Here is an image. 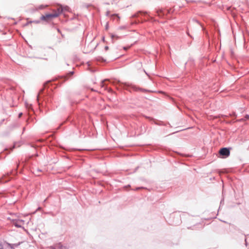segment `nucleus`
Listing matches in <instances>:
<instances>
[{"label":"nucleus","mask_w":249,"mask_h":249,"mask_svg":"<svg viewBox=\"0 0 249 249\" xmlns=\"http://www.w3.org/2000/svg\"><path fill=\"white\" fill-rule=\"evenodd\" d=\"M144 71L145 72L146 74H147V73L145 71Z\"/></svg>","instance_id":"obj_54"},{"label":"nucleus","mask_w":249,"mask_h":249,"mask_svg":"<svg viewBox=\"0 0 249 249\" xmlns=\"http://www.w3.org/2000/svg\"><path fill=\"white\" fill-rule=\"evenodd\" d=\"M123 49L124 50H126L127 49V47H123Z\"/></svg>","instance_id":"obj_44"},{"label":"nucleus","mask_w":249,"mask_h":249,"mask_svg":"<svg viewBox=\"0 0 249 249\" xmlns=\"http://www.w3.org/2000/svg\"><path fill=\"white\" fill-rule=\"evenodd\" d=\"M40 19L39 20H30V22L35 23L36 24H39L41 22Z\"/></svg>","instance_id":"obj_21"},{"label":"nucleus","mask_w":249,"mask_h":249,"mask_svg":"<svg viewBox=\"0 0 249 249\" xmlns=\"http://www.w3.org/2000/svg\"><path fill=\"white\" fill-rule=\"evenodd\" d=\"M186 34H187V35H188V36L190 38H192V39H194V37H193V36H191V35L190 34V33H189V31H187L186 32Z\"/></svg>","instance_id":"obj_27"},{"label":"nucleus","mask_w":249,"mask_h":249,"mask_svg":"<svg viewBox=\"0 0 249 249\" xmlns=\"http://www.w3.org/2000/svg\"><path fill=\"white\" fill-rule=\"evenodd\" d=\"M110 37H111V38L112 39V40H113L115 38L116 39L120 38V37L119 36H118L116 35L113 34H110Z\"/></svg>","instance_id":"obj_17"},{"label":"nucleus","mask_w":249,"mask_h":249,"mask_svg":"<svg viewBox=\"0 0 249 249\" xmlns=\"http://www.w3.org/2000/svg\"><path fill=\"white\" fill-rule=\"evenodd\" d=\"M25 127H24L23 128L22 134L23 133V132H24V131H25Z\"/></svg>","instance_id":"obj_48"},{"label":"nucleus","mask_w":249,"mask_h":249,"mask_svg":"<svg viewBox=\"0 0 249 249\" xmlns=\"http://www.w3.org/2000/svg\"><path fill=\"white\" fill-rule=\"evenodd\" d=\"M146 189L147 188H146V187H142V186H141V187H136V188L134 189V190H135V191H138V190H140V189Z\"/></svg>","instance_id":"obj_22"},{"label":"nucleus","mask_w":249,"mask_h":249,"mask_svg":"<svg viewBox=\"0 0 249 249\" xmlns=\"http://www.w3.org/2000/svg\"><path fill=\"white\" fill-rule=\"evenodd\" d=\"M26 121H27V124H28L30 122L34 121V118L32 116H30V117H28V118Z\"/></svg>","instance_id":"obj_20"},{"label":"nucleus","mask_w":249,"mask_h":249,"mask_svg":"<svg viewBox=\"0 0 249 249\" xmlns=\"http://www.w3.org/2000/svg\"><path fill=\"white\" fill-rule=\"evenodd\" d=\"M108 28H109V23H108V22H107V23H106V25H105V29H106V30H108Z\"/></svg>","instance_id":"obj_25"},{"label":"nucleus","mask_w":249,"mask_h":249,"mask_svg":"<svg viewBox=\"0 0 249 249\" xmlns=\"http://www.w3.org/2000/svg\"><path fill=\"white\" fill-rule=\"evenodd\" d=\"M192 20L197 23H198V24H199L200 26H202V25L201 24V23L199 22V21L196 18H193L192 19Z\"/></svg>","instance_id":"obj_23"},{"label":"nucleus","mask_w":249,"mask_h":249,"mask_svg":"<svg viewBox=\"0 0 249 249\" xmlns=\"http://www.w3.org/2000/svg\"><path fill=\"white\" fill-rule=\"evenodd\" d=\"M50 249H56L53 247H51Z\"/></svg>","instance_id":"obj_46"},{"label":"nucleus","mask_w":249,"mask_h":249,"mask_svg":"<svg viewBox=\"0 0 249 249\" xmlns=\"http://www.w3.org/2000/svg\"><path fill=\"white\" fill-rule=\"evenodd\" d=\"M56 87L55 86L53 87V82L48 81L44 84L43 89H41L36 96V100L39 106H40L42 102H49L52 98V91L53 88Z\"/></svg>","instance_id":"obj_1"},{"label":"nucleus","mask_w":249,"mask_h":249,"mask_svg":"<svg viewBox=\"0 0 249 249\" xmlns=\"http://www.w3.org/2000/svg\"><path fill=\"white\" fill-rule=\"evenodd\" d=\"M24 222V221L22 219H13L12 221V224L13 225L15 226L17 228H23V227L21 226V224H23Z\"/></svg>","instance_id":"obj_10"},{"label":"nucleus","mask_w":249,"mask_h":249,"mask_svg":"<svg viewBox=\"0 0 249 249\" xmlns=\"http://www.w3.org/2000/svg\"><path fill=\"white\" fill-rule=\"evenodd\" d=\"M106 15L107 16H110V12L109 11H107Z\"/></svg>","instance_id":"obj_33"},{"label":"nucleus","mask_w":249,"mask_h":249,"mask_svg":"<svg viewBox=\"0 0 249 249\" xmlns=\"http://www.w3.org/2000/svg\"><path fill=\"white\" fill-rule=\"evenodd\" d=\"M110 17L112 18H114L115 17H116L118 20H119L120 19V17H119L118 14H113L110 15Z\"/></svg>","instance_id":"obj_18"},{"label":"nucleus","mask_w":249,"mask_h":249,"mask_svg":"<svg viewBox=\"0 0 249 249\" xmlns=\"http://www.w3.org/2000/svg\"><path fill=\"white\" fill-rule=\"evenodd\" d=\"M68 8L69 7L67 6H63L60 4V7L57 9V12L55 13H58L59 16L64 11H67Z\"/></svg>","instance_id":"obj_11"},{"label":"nucleus","mask_w":249,"mask_h":249,"mask_svg":"<svg viewBox=\"0 0 249 249\" xmlns=\"http://www.w3.org/2000/svg\"><path fill=\"white\" fill-rule=\"evenodd\" d=\"M31 147L36 148V145L34 144H31Z\"/></svg>","instance_id":"obj_37"},{"label":"nucleus","mask_w":249,"mask_h":249,"mask_svg":"<svg viewBox=\"0 0 249 249\" xmlns=\"http://www.w3.org/2000/svg\"><path fill=\"white\" fill-rule=\"evenodd\" d=\"M22 115V113L20 112V113H19L18 116L20 117Z\"/></svg>","instance_id":"obj_45"},{"label":"nucleus","mask_w":249,"mask_h":249,"mask_svg":"<svg viewBox=\"0 0 249 249\" xmlns=\"http://www.w3.org/2000/svg\"><path fill=\"white\" fill-rule=\"evenodd\" d=\"M58 17H59L58 13H47L40 17V20L48 22Z\"/></svg>","instance_id":"obj_5"},{"label":"nucleus","mask_w":249,"mask_h":249,"mask_svg":"<svg viewBox=\"0 0 249 249\" xmlns=\"http://www.w3.org/2000/svg\"><path fill=\"white\" fill-rule=\"evenodd\" d=\"M245 118L247 120V119H249V115L248 114H246L245 116Z\"/></svg>","instance_id":"obj_32"},{"label":"nucleus","mask_w":249,"mask_h":249,"mask_svg":"<svg viewBox=\"0 0 249 249\" xmlns=\"http://www.w3.org/2000/svg\"><path fill=\"white\" fill-rule=\"evenodd\" d=\"M25 106L27 109L31 110L32 112H33V109L32 108V105L31 104L30 105L27 102H25Z\"/></svg>","instance_id":"obj_16"},{"label":"nucleus","mask_w":249,"mask_h":249,"mask_svg":"<svg viewBox=\"0 0 249 249\" xmlns=\"http://www.w3.org/2000/svg\"><path fill=\"white\" fill-rule=\"evenodd\" d=\"M108 91H109V92H111V93H115V92L112 90V89H108Z\"/></svg>","instance_id":"obj_36"},{"label":"nucleus","mask_w":249,"mask_h":249,"mask_svg":"<svg viewBox=\"0 0 249 249\" xmlns=\"http://www.w3.org/2000/svg\"><path fill=\"white\" fill-rule=\"evenodd\" d=\"M119 87L118 88H121L122 89H126L129 92H131V89H133L134 91H140L144 92H153L154 91L149 89H143L140 88L139 87L137 86L136 85H133L132 84H130L128 83H122L119 81Z\"/></svg>","instance_id":"obj_2"},{"label":"nucleus","mask_w":249,"mask_h":249,"mask_svg":"<svg viewBox=\"0 0 249 249\" xmlns=\"http://www.w3.org/2000/svg\"><path fill=\"white\" fill-rule=\"evenodd\" d=\"M1 125V123H0V126Z\"/></svg>","instance_id":"obj_56"},{"label":"nucleus","mask_w":249,"mask_h":249,"mask_svg":"<svg viewBox=\"0 0 249 249\" xmlns=\"http://www.w3.org/2000/svg\"><path fill=\"white\" fill-rule=\"evenodd\" d=\"M223 201V200H221V201H220V205L222 203Z\"/></svg>","instance_id":"obj_49"},{"label":"nucleus","mask_w":249,"mask_h":249,"mask_svg":"<svg viewBox=\"0 0 249 249\" xmlns=\"http://www.w3.org/2000/svg\"><path fill=\"white\" fill-rule=\"evenodd\" d=\"M0 249H3V246L1 241H0Z\"/></svg>","instance_id":"obj_30"},{"label":"nucleus","mask_w":249,"mask_h":249,"mask_svg":"<svg viewBox=\"0 0 249 249\" xmlns=\"http://www.w3.org/2000/svg\"><path fill=\"white\" fill-rule=\"evenodd\" d=\"M144 117L145 118H146V119H148L149 121H153L154 124L156 125H160V126H162V125L166 126L167 124H169L170 127H172V126L170 125L169 123H167V124H165L161 121L156 120L153 118H152L151 117L147 116L146 115H144Z\"/></svg>","instance_id":"obj_7"},{"label":"nucleus","mask_w":249,"mask_h":249,"mask_svg":"<svg viewBox=\"0 0 249 249\" xmlns=\"http://www.w3.org/2000/svg\"><path fill=\"white\" fill-rule=\"evenodd\" d=\"M22 243V242H19L18 243L15 244H11L7 243V246L8 247L11 248V249H15V247H18L19 245H20Z\"/></svg>","instance_id":"obj_12"},{"label":"nucleus","mask_w":249,"mask_h":249,"mask_svg":"<svg viewBox=\"0 0 249 249\" xmlns=\"http://www.w3.org/2000/svg\"><path fill=\"white\" fill-rule=\"evenodd\" d=\"M156 13L158 17L162 18H164L168 13H169V10H167L166 12L162 9H157L156 10Z\"/></svg>","instance_id":"obj_9"},{"label":"nucleus","mask_w":249,"mask_h":249,"mask_svg":"<svg viewBox=\"0 0 249 249\" xmlns=\"http://www.w3.org/2000/svg\"><path fill=\"white\" fill-rule=\"evenodd\" d=\"M68 78H61L58 81V84L60 85L64 82Z\"/></svg>","instance_id":"obj_19"},{"label":"nucleus","mask_w":249,"mask_h":249,"mask_svg":"<svg viewBox=\"0 0 249 249\" xmlns=\"http://www.w3.org/2000/svg\"><path fill=\"white\" fill-rule=\"evenodd\" d=\"M105 4H109V3H108V2H106V3H105Z\"/></svg>","instance_id":"obj_52"},{"label":"nucleus","mask_w":249,"mask_h":249,"mask_svg":"<svg viewBox=\"0 0 249 249\" xmlns=\"http://www.w3.org/2000/svg\"><path fill=\"white\" fill-rule=\"evenodd\" d=\"M147 14H148V13L146 11H139L138 12H137V13L134 14L132 16V17L133 18H137V19H136L134 21V22H133L132 24H138L139 23H142V22L146 21V19L142 18H138L140 16H147Z\"/></svg>","instance_id":"obj_4"},{"label":"nucleus","mask_w":249,"mask_h":249,"mask_svg":"<svg viewBox=\"0 0 249 249\" xmlns=\"http://www.w3.org/2000/svg\"><path fill=\"white\" fill-rule=\"evenodd\" d=\"M5 121V119H2L0 121V123H1V125L2 124V123H3V122Z\"/></svg>","instance_id":"obj_38"},{"label":"nucleus","mask_w":249,"mask_h":249,"mask_svg":"<svg viewBox=\"0 0 249 249\" xmlns=\"http://www.w3.org/2000/svg\"><path fill=\"white\" fill-rule=\"evenodd\" d=\"M108 49H109V47H108V46H106L105 47V50L106 51H107V50H108Z\"/></svg>","instance_id":"obj_35"},{"label":"nucleus","mask_w":249,"mask_h":249,"mask_svg":"<svg viewBox=\"0 0 249 249\" xmlns=\"http://www.w3.org/2000/svg\"><path fill=\"white\" fill-rule=\"evenodd\" d=\"M18 174L17 169L14 171H12L10 173L3 175V176L0 178V183H6L11 179L15 178Z\"/></svg>","instance_id":"obj_3"},{"label":"nucleus","mask_w":249,"mask_h":249,"mask_svg":"<svg viewBox=\"0 0 249 249\" xmlns=\"http://www.w3.org/2000/svg\"><path fill=\"white\" fill-rule=\"evenodd\" d=\"M175 132H173V133H171L170 135H172V134H175Z\"/></svg>","instance_id":"obj_51"},{"label":"nucleus","mask_w":249,"mask_h":249,"mask_svg":"<svg viewBox=\"0 0 249 249\" xmlns=\"http://www.w3.org/2000/svg\"><path fill=\"white\" fill-rule=\"evenodd\" d=\"M89 63H90L89 62H87L88 65L89 66Z\"/></svg>","instance_id":"obj_50"},{"label":"nucleus","mask_w":249,"mask_h":249,"mask_svg":"<svg viewBox=\"0 0 249 249\" xmlns=\"http://www.w3.org/2000/svg\"><path fill=\"white\" fill-rule=\"evenodd\" d=\"M119 29L120 30H124L126 29L125 26H121L119 27Z\"/></svg>","instance_id":"obj_26"},{"label":"nucleus","mask_w":249,"mask_h":249,"mask_svg":"<svg viewBox=\"0 0 249 249\" xmlns=\"http://www.w3.org/2000/svg\"><path fill=\"white\" fill-rule=\"evenodd\" d=\"M18 166H19V164H17V168H18Z\"/></svg>","instance_id":"obj_53"},{"label":"nucleus","mask_w":249,"mask_h":249,"mask_svg":"<svg viewBox=\"0 0 249 249\" xmlns=\"http://www.w3.org/2000/svg\"><path fill=\"white\" fill-rule=\"evenodd\" d=\"M147 17H148V20H150V19H151L152 18L150 16H147Z\"/></svg>","instance_id":"obj_42"},{"label":"nucleus","mask_w":249,"mask_h":249,"mask_svg":"<svg viewBox=\"0 0 249 249\" xmlns=\"http://www.w3.org/2000/svg\"><path fill=\"white\" fill-rule=\"evenodd\" d=\"M245 245H246V246H248V243H247V240H246V239H245Z\"/></svg>","instance_id":"obj_41"},{"label":"nucleus","mask_w":249,"mask_h":249,"mask_svg":"<svg viewBox=\"0 0 249 249\" xmlns=\"http://www.w3.org/2000/svg\"><path fill=\"white\" fill-rule=\"evenodd\" d=\"M179 222V221H178V223H176V224H178Z\"/></svg>","instance_id":"obj_55"},{"label":"nucleus","mask_w":249,"mask_h":249,"mask_svg":"<svg viewBox=\"0 0 249 249\" xmlns=\"http://www.w3.org/2000/svg\"><path fill=\"white\" fill-rule=\"evenodd\" d=\"M15 143L14 144V145L11 147H10V148H7V147H6L4 148L3 152L5 153L6 155L7 154H9V153H10V152L11 151H12L13 150V149L15 148Z\"/></svg>","instance_id":"obj_13"},{"label":"nucleus","mask_w":249,"mask_h":249,"mask_svg":"<svg viewBox=\"0 0 249 249\" xmlns=\"http://www.w3.org/2000/svg\"><path fill=\"white\" fill-rule=\"evenodd\" d=\"M131 187L130 185L128 184V185H127L125 186H124V188H127V187Z\"/></svg>","instance_id":"obj_40"},{"label":"nucleus","mask_w":249,"mask_h":249,"mask_svg":"<svg viewBox=\"0 0 249 249\" xmlns=\"http://www.w3.org/2000/svg\"><path fill=\"white\" fill-rule=\"evenodd\" d=\"M37 172H41V170H40V169H37Z\"/></svg>","instance_id":"obj_43"},{"label":"nucleus","mask_w":249,"mask_h":249,"mask_svg":"<svg viewBox=\"0 0 249 249\" xmlns=\"http://www.w3.org/2000/svg\"><path fill=\"white\" fill-rule=\"evenodd\" d=\"M94 60L97 62L104 63L106 62V60L102 56H97L94 58Z\"/></svg>","instance_id":"obj_15"},{"label":"nucleus","mask_w":249,"mask_h":249,"mask_svg":"<svg viewBox=\"0 0 249 249\" xmlns=\"http://www.w3.org/2000/svg\"><path fill=\"white\" fill-rule=\"evenodd\" d=\"M68 121L70 122L71 124H73L74 125H76V123L74 122V119H71V116H69L67 118V119L66 121L63 122L62 123H61L60 124L59 126L58 127V128H60L61 127V126L62 125H63L64 123H65L66 122H68Z\"/></svg>","instance_id":"obj_14"},{"label":"nucleus","mask_w":249,"mask_h":249,"mask_svg":"<svg viewBox=\"0 0 249 249\" xmlns=\"http://www.w3.org/2000/svg\"><path fill=\"white\" fill-rule=\"evenodd\" d=\"M185 0L187 1V3H189L190 2H196L195 0Z\"/></svg>","instance_id":"obj_34"},{"label":"nucleus","mask_w":249,"mask_h":249,"mask_svg":"<svg viewBox=\"0 0 249 249\" xmlns=\"http://www.w3.org/2000/svg\"><path fill=\"white\" fill-rule=\"evenodd\" d=\"M32 22H30V21H28L27 22H26L25 24H24L23 25V27H25V26H28L29 24L30 23H32Z\"/></svg>","instance_id":"obj_28"},{"label":"nucleus","mask_w":249,"mask_h":249,"mask_svg":"<svg viewBox=\"0 0 249 249\" xmlns=\"http://www.w3.org/2000/svg\"><path fill=\"white\" fill-rule=\"evenodd\" d=\"M44 7H45V6H44L43 5H40L39 6L38 8H39V9H43L44 8Z\"/></svg>","instance_id":"obj_31"},{"label":"nucleus","mask_w":249,"mask_h":249,"mask_svg":"<svg viewBox=\"0 0 249 249\" xmlns=\"http://www.w3.org/2000/svg\"><path fill=\"white\" fill-rule=\"evenodd\" d=\"M15 127L14 124H11L7 127V128L3 131L1 134V136L2 137H8L10 136V134L12 131L13 130V128Z\"/></svg>","instance_id":"obj_8"},{"label":"nucleus","mask_w":249,"mask_h":249,"mask_svg":"<svg viewBox=\"0 0 249 249\" xmlns=\"http://www.w3.org/2000/svg\"><path fill=\"white\" fill-rule=\"evenodd\" d=\"M73 74H74L73 71H70L68 74L70 76H72Z\"/></svg>","instance_id":"obj_29"},{"label":"nucleus","mask_w":249,"mask_h":249,"mask_svg":"<svg viewBox=\"0 0 249 249\" xmlns=\"http://www.w3.org/2000/svg\"><path fill=\"white\" fill-rule=\"evenodd\" d=\"M57 32H58L59 33H60V34H61V30H60L59 28H57Z\"/></svg>","instance_id":"obj_39"},{"label":"nucleus","mask_w":249,"mask_h":249,"mask_svg":"<svg viewBox=\"0 0 249 249\" xmlns=\"http://www.w3.org/2000/svg\"><path fill=\"white\" fill-rule=\"evenodd\" d=\"M73 150H77L76 149H73ZM79 151H89V149H77Z\"/></svg>","instance_id":"obj_24"},{"label":"nucleus","mask_w":249,"mask_h":249,"mask_svg":"<svg viewBox=\"0 0 249 249\" xmlns=\"http://www.w3.org/2000/svg\"><path fill=\"white\" fill-rule=\"evenodd\" d=\"M231 147H222L218 151L219 157L221 158H227L230 155V151Z\"/></svg>","instance_id":"obj_6"},{"label":"nucleus","mask_w":249,"mask_h":249,"mask_svg":"<svg viewBox=\"0 0 249 249\" xmlns=\"http://www.w3.org/2000/svg\"><path fill=\"white\" fill-rule=\"evenodd\" d=\"M102 40H103L104 42H105V37H104V36H103V37H102Z\"/></svg>","instance_id":"obj_47"}]
</instances>
